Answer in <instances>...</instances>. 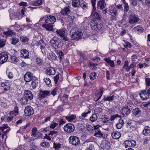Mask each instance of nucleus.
Listing matches in <instances>:
<instances>
[{
	"label": "nucleus",
	"mask_w": 150,
	"mask_h": 150,
	"mask_svg": "<svg viewBox=\"0 0 150 150\" xmlns=\"http://www.w3.org/2000/svg\"><path fill=\"white\" fill-rule=\"evenodd\" d=\"M69 34L72 39L78 40L81 38L83 34L81 30L76 28H74L70 30Z\"/></svg>",
	"instance_id": "f257e3e1"
},
{
	"label": "nucleus",
	"mask_w": 150,
	"mask_h": 150,
	"mask_svg": "<svg viewBox=\"0 0 150 150\" xmlns=\"http://www.w3.org/2000/svg\"><path fill=\"white\" fill-rule=\"evenodd\" d=\"M103 25V22L100 20L92 21L91 23V28L94 30H100Z\"/></svg>",
	"instance_id": "f03ea898"
},
{
	"label": "nucleus",
	"mask_w": 150,
	"mask_h": 150,
	"mask_svg": "<svg viewBox=\"0 0 150 150\" xmlns=\"http://www.w3.org/2000/svg\"><path fill=\"white\" fill-rule=\"evenodd\" d=\"M91 1L93 7V12L91 14V16L93 18V19L92 21L100 20L99 15L97 13L94 11L96 9L95 6L96 0H91Z\"/></svg>",
	"instance_id": "7ed1b4c3"
},
{
	"label": "nucleus",
	"mask_w": 150,
	"mask_h": 150,
	"mask_svg": "<svg viewBox=\"0 0 150 150\" xmlns=\"http://www.w3.org/2000/svg\"><path fill=\"white\" fill-rule=\"evenodd\" d=\"M64 130L67 134H70L73 132L75 130V127L72 124L67 123L64 126Z\"/></svg>",
	"instance_id": "20e7f679"
},
{
	"label": "nucleus",
	"mask_w": 150,
	"mask_h": 150,
	"mask_svg": "<svg viewBox=\"0 0 150 150\" xmlns=\"http://www.w3.org/2000/svg\"><path fill=\"white\" fill-rule=\"evenodd\" d=\"M139 20L137 15L132 13L129 17V23L131 24H134L137 23Z\"/></svg>",
	"instance_id": "39448f33"
},
{
	"label": "nucleus",
	"mask_w": 150,
	"mask_h": 150,
	"mask_svg": "<svg viewBox=\"0 0 150 150\" xmlns=\"http://www.w3.org/2000/svg\"><path fill=\"white\" fill-rule=\"evenodd\" d=\"M69 141L70 144L73 145L77 146L80 144L79 138L75 136H71L69 138Z\"/></svg>",
	"instance_id": "423d86ee"
},
{
	"label": "nucleus",
	"mask_w": 150,
	"mask_h": 150,
	"mask_svg": "<svg viewBox=\"0 0 150 150\" xmlns=\"http://www.w3.org/2000/svg\"><path fill=\"white\" fill-rule=\"evenodd\" d=\"M61 37L62 39L64 41H67L69 40L67 34L63 30H58L55 32Z\"/></svg>",
	"instance_id": "0eeeda50"
},
{
	"label": "nucleus",
	"mask_w": 150,
	"mask_h": 150,
	"mask_svg": "<svg viewBox=\"0 0 150 150\" xmlns=\"http://www.w3.org/2000/svg\"><path fill=\"white\" fill-rule=\"evenodd\" d=\"M8 58V55L6 52H1L0 54V64H2L6 62Z\"/></svg>",
	"instance_id": "6e6552de"
},
{
	"label": "nucleus",
	"mask_w": 150,
	"mask_h": 150,
	"mask_svg": "<svg viewBox=\"0 0 150 150\" xmlns=\"http://www.w3.org/2000/svg\"><path fill=\"white\" fill-rule=\"evenodd\" d=\"M24 111L25 114L26 116H30L33 115L34 113L33 109L30 106L26 107L24 109Z\"/></svg>",
	"instance_id": "1a4fd4ad"
},
{
	"label": "nucleus",
	"mask_w": 150,
	"mask_h": 150,
	"mask_svg": "<svg viewBox=\"0 0 150 150\" xmlns=\"http://www.w3.org/2000/svg\"><path fill=\"white\" fill-rule=\"evenodd\" d=\"M50 95V91H48L40 90L38 94L40 98H47Z\"/></svg>",
	"instance_id": "9d476101"
},
{
	"label": "nucleus",
	"mask_w": 150,
	"mask_h": 150,
	"mask_svg": "<svg viewBox=\"0 0 150 150\" xmlns=\"http://www.w3.org/2000/svg\"><path fill=\"white\" fill-rule=\"evenodd\" d=\"M35 78V77L33 76V74L30 72H26L24 76V80L26 82H30L31 80L34 79Z\"/></svg>",
	"instance_id": "9b49d317"
},
{
	"label": "nucleus",
	"mask_w": 150,
	"mask_h": 150,
	"mask_svg": "<svg viewBox=\"0 0 150 150\" xmlns=\"http://www.w3.org/2000/svg\"><path fill=\"white\" fill-rule=\"evenodd\" d=\"M115 8V5H112L110 6L109 9L110 11V12L113 14V15H112V16L111 19L115 20L116 19L115 16L117 15V11L116 10V8Z\"/></svg>",
	"instance_id": "f8f14e48"
},
{
	"label": "nucleus",
	"mask_w": 150,
	"mask_h": 150,
	"mask_svg": "<svg viewBox=\"0 0 150 150\" xmlns=\"http://www.w3.org/2000/svg\"><path fill=\"white\" fill-rule=\"evenodd\" d=\"M100 146L103 149L105 150H109L110 148V144L105 140L102 142Z\"/></svg>",
	"instance_id": "ddd939ff"
},
{
	"label": "nucleus",
	"mask_w": 150,
	"mask_h": 150,
	"mask_svg": "<svg viewBox=\"0 0 150 150\" xmlns=\"http://www.w3.org/2000/svg\"><path fill=\"white\" fill-rule=\"evenodd\" d=\"M58 38L57 37H54L50 41L51 44L55 49H56L58 47L59 42L58 41Z\"/></svg>",
	"instance_id": "4468645a"
},
{
	"label": "nucleus",
	"mask_w": 150,
	"mask_h": 150,
	"mask_svg": "<svg viewBox=\"0 0 150 150\" xmlns=\"http://www.w3.org/2000/svg\"><path fill=\"white\" fill-rule=\"evenodd\" d=\"M56 21L55 18L52 16H49L45 19V22L46 23H50L52 25Z\"/></svg>",
	"instance_id": "2eb2a0df"
},
{
	"label": "nucleus",
	"mask_w": 150,
	"mask_h": 150,
	"mask_svg": "<svg viewBox=\"0 0 150 150\" xmlns=\"http://www.w3.org/2000/svg\"><path fill=\"white\" fill-rule=\"evenodd\" d=\"M149 95L148 91L146 92L145 90H143L140 93V97L144 100L149 98Z\"/></svg>",
	"instance_id": "dca6fc26"
},
{
	"label": "nucleus",
	"mask_w": 150,
	"mask_h": 150,
	"mask_svg": "<svg viewBox=\"0 0 150 150\" xmlns=\"http://www.w3.org/2000/svg\"><path fill=\"white\" fill-rule=\"evenodd\" d=\"M131 110L129 108L128 106H125L124 107L122 110V113L123 116H127L130 113Z\"/></svg>",
	"instance_id": "f3484780"
},
{
	"label": "nucleus",
	"mask_w": 150,
	"mask_h": 150,
	"mask_svg": "<svg viewBox=\"0 0 150 150\" xmlns=\"http://www.w3.org/2000/svg\"><path fill=\"white\" fill-rule=\"evenodd\" d=\"M20 56L21 57L25 58H28L29 56V52L25 49H23L20 51Z\"/></svg>",
	"instance_id": "a211bd4d"
},
{
	"label": "nucleus",
	"mask_w": 150,
	"mask_h": 150,
	"mask_svg": "<svg viewBox=\"0 0 150 150\" xmlns=\"http://www.w3.org/2000/svg\"><path fill=\"white\" fill-rule=\"evenodd\" d=\"M106 6V3L105 0H100L97 4V8L100 9L104 8Z\"/></svg>",
	"instance_id": "6ab92c4d"
},
{
	"label": "nucleus",
	"mask_w": 150,
	"mask_h": 150,
	"mask_svg": "<svg viewBox=\"0 0 150 150\" xmlns=\"http://www.w3.org/2000/svg\"><path fill=\"white\" fill-rule=\"evenodd\" d=\"M46 73L49 75H54L55 74V70L53 67H48L46 68Z\"/></svg>",
	"instance_id": "aec40b11"
},
{
	"label": "nucleus",
	"mask_w": 150,
	"mask_h": 150,
	"mask_svg": "<svg viewBox=\"0 0 150 150\" xmlns=\"http://www.w3.org/2000/svg\"><path fill=\"white\" fill-rule=\"evenodd\" d=\"M132 112L136 117H139L140 116L141 114V111L140 109L136 108L133 109Z\"/></svg>",
	"instance_id": "412c9836"
},
{
	"label": "nucleus",
	"mask_w": 150,
	"mask_h": 150,
	"mask_svg": "<svg viewBox=\"0 0 150 150\" xmlns=\"http://www.w3.org/2000/svg\"><path fill=\"white\" fill-rule=\"evenodd\" d=\"M24 96L27 99L28 98L30 100H32L33 97L31 92L29 90L24 91Z\"/></svg>",
	"instance_id": "4be33fe9"
},
{
	"label": "nucleus",
	"mask_w": 150,
	"mask_h": 150,
	"mask_svg": "<svg viewBox=\"0 0 150 150\" xmlns=\"http://www.w3.org/2000/svg\"><path fill=\"white\" fill-rule=\"evenodd\" d=\"M121 135V134L119 132L116 131H113L112 133L111 134L112 138L116 139H119Z\"/></svg>",
	"instance_id": "5701e85b"
},
{
	"label": "nucleus",
	"mask_w": 150,
	"mask_h": 150,
	"mask_svg": "<svg viewBox=\"0 0 150 150\" xmlns=\"http://www.w3.org/2000/svg\"><path fill=\"white\" fill-rule=\"evenodd\" d=\"M70 8L69 6H66L62 10L61 13L63 15H67L70 12Z\"/></svg>",
	"instance_id": "b1692460"
},
{
	"label": "nucleus",
	"mask_w": 150,
	"mask_h": 150,
	"mask_svg": "<svg viewBox=\"0 0 150 150\" xmlns=\"http://www.w3.org/2000/svg\"><path fill=\"white\" fill-rule=\"evenodd\" d=\"M42 26L48 31H53V25L50 23H46L42 25Z\"/></svg>",
	"instance_id": "393cba45"
},
{
	"label": "nucleus",
	"mask_w": 150,
	"mask_h": 150,
	"mask_svg": "<svg viewBox=\"0 0 150 150\" xmlns=\"http://www.w3.org/2000/svg\"><path fill=\"white\" fill-rule=\"evenodd\" d=\"M142 133L145 136H149L150 135V127L149 126H145L142 132Z\"/></svg>",
	"instance_id": "a878e982"
},
{
	"label": "nucleus",
	"mask_w": 150,
	"mask_h": 150,
	"mask_svg": "<svg viewBox=\"0 0 150 150\" xmlns=\"http://www.w3.org/2000/svg\"><path fill=\"white\" fill-rule=\"evenodd\" d=\"M104 60L111 67H115V64L113 60H111V58L108 57L104 59Z\"/></svg>",
	"instance_id": "bb28decb"
},
{
	"label": "nucleus",
	"mask_w": 150,
	"mask_h": 150,
	"mask_svg": "<svg viewBox=\"0 0 150 150\" xmlns=\"http://www.w3.org/2000/svg\"><path fill=\"white\" fill-rule=\"evenodd\" d=\"M65 21L67 23H69V25L71 26L73 24V19L71 16L68 15L66 18Z\"/></svg>",
	"instance_id": "cd10ccee"
},
{
	"label": "nucleus",
	"mask_w": 150,
	"mask_h": 150,
	"mask_svg": "<svg viewBox=\"0 0 150 150\" xmlns=\"http://www.w3.org/2000/svg\"><path fill=\"white\" fill-rule=\"evenodd\" d=\"M64 117L68 122H70L76 118V116L74 115H69Z\"/></svg>",
	"instance_id": "c85d7f7f"
},
{
	"label": "nucleus",
	"mask_w": 150,
	"mask_h": 150,
	"mask_svg": "<svg viewBox=\"0 0 150 150\" xmlns=\"http://www.w3.org/2000/svg\"><path fill=\"white\" fill-rule=\"evenodd\" d=\"M0 129L6 133H7L10 130V128L6 125H3L2 127H0Z\"/></svg>",
	"instance_id": "c756f323"
},
{
	"label": "nucleus",
	"mask_w": 150,
	"mask_h": 150,
	"mask_svg": "<svg viewBox=\"0 0 150 150\" xmlns=\"http://www.w3.org/2000/svg\"><path fill=\"white\" fill-rule=\"evenodd\" d=\"M134 121H129L127 122V127L131 129H133L135 128V125H134Z\"/></svg>",
	"instance_id": "7c9ffc66"
},
{
	"label": "nucleus",
	"mask_w": 150,
	"mask_h": 150,
	"mask_svg": "<svg viewBox=\"0 0 150 150\" xmlns=\"http://www.w3.org/2000/svg\"><path fill=\"white\" fill-rule=\"evenodd\" d=\"M48 57L50 59L55 60L56 58V56L54 53L50 52L48 54Z\"/></svg>",
	"instance_id": "2f4dec72"
},
{
	"label": "nucleus",
	"mask_w": 150,
	"mask_h": 150,
	"mask_svg": "<svg viewBox=\"0 0 150 150\" xmlns=\"http://www.w3.org/2000/svg\"><path fill=\"white\" fill-rule=\"evenodd\" d=\"M86 145L88 146L85 150H94V146L93 145L91 144L90 142H86Z\"/></svg>",
	"instance_id": "473e14b6"
},
{
	"label": "nucleus",
	"mask_w": 150,
	"mask_h": 150,
	"mask_svg": "<svg viewBox=\"0 0 150 150\" xmlns=\"http://www.w3.org/2000/svg\"><path fill=\"white\" fill-rule=\"evenodd\" d=\"M20 102L22 105H25L28 103V99L25 96L23 97L20 100Z\"/></svg>",
	"instance_id": "72a5a7b5"
},
{
	"label": "nucleus",
	"mask_w": 150,
	"mask_h": 150,
	"mask_svg": "<svg viewBox=\"0 0 150 150\" xmlns=\"http://www.w3.org/2000/svg\"><path fill=\"white\" fill-rule=\"evenodd\" d=\"M34 80L32 81L31 84V85L33 89H34L36 88L37 86L38 83V80L35 77Z\"/></svg>",
	"instance_id": "f704fd0d"
},
{
	"label": "nucleus",
	"mask_w": 150,
	"mask_h": 150,
	"mask_svg": "<svg viewBox=\"0 0 150 150\" xmlns=\"http://www.w3.org/2000/svg\"><path fill=\"white\" fill-rule=\"evenodd\" d=\"M4 34L6 35L7 36L9 35H14L15 33L13 32V31L10 29L8 30L7 31L4 32Z\"/></svg>",
	"instance_id": "c9c22d12"
},
{
	"label": "nucleus",
	"mask_w": 150,
	"mask_h": 150,
	"mask_svg": "<svg viewBox=\"0 0 150 150\" xmlns=\"http://www.w3.org/2000/svg\"><path fill=\"white\" fill-rule=\"evenodd\" d=\"M97 119L98 116L96 114H94L90 117V120L91 122H93L96 121L97 120Z\"/></svg>",
	"instance_id": "e433bc0d"
},
{
	"label": "nucleus",
	"mask_w": 150,
	"mask_h": 150,
	"mask_svg": "<svg viewBox=\"0 0 150 150\" xmlns=\"http://www.w3.org/2000/svg\"><path fill=\"white\" fill-rule=\"evenodd\" d=\"M103 134L99 130H97L96 131V132L94 133V135L97 137H101L103 136Z\"/></svg>",
	"instance_id": "4c0bfd02"
},
{
	"label": "nucleus",
	"mask_w": 150,
	"mask_h": 150,
	"mask_svg": "<svg viewBox=\"0 0 150 150\" xmlns=\"http://www.w3.org/2000/svg\"><path fill=\"white\" fill-rule=\"evenodd\" d=\"M21 40L23 42H28L29 40V38L25 36H21L20 37Z\"/></svg>",
	"instance_id": "58836bf2"
},
{
	"label": "nucleus",
	"mask_w": 150,
	"mask_h": 150,
	"mask_svg": "<svg viewBox=\"0 0 150 150\" xmlns=\"http://www.w3.org/2000/svg\"><path fill=\"white\" fill-rule=\"evenodd\" d=\"M42 0H38L32 2L33 6H37L42 4Z\"/></svg>",
	"instance_id": "ea45409f"
},
{
	"label": "nucleus",
	"mask_w": 150,
	"mask_h": 150,
	"mask_svg": "<svg viewBox=\"0 0 150 150\" xmlns=\"http://www.w3.org/2000/svg\"><path fill=\"white\" fill-rule=\"evenodd\" d=\"M128 63L129 62L128 60L125 61V62L124 65L122 68V69L126 70L127 72H128Z\"/></svg>",
	"instance_id": "a19ab883"
},
{
	"label": "nucleus",
	"mask_w": 150,
	"mask_h": 150,
	"mask_svg": "<svg viewBox=\"0 0 150 150\" xmlns=\"http://www.w3.org/2000/svg\"><path fill=\"white\" fill-rule=\"evenodd\" d=\"M134 29L135 31L139 33L142 32L144 30L143 28L142 27L139 26L134 27Z\"/></svg>",
	"instance_id": "79ce46f5"
},
{
	"label": "nucleus",
	"mask_w": 150,
	"mask_h": 150,
	"mask_svg": "<svg viewBox=\"0 0 150 150\" xmlns=\"http://www.w3.org/2000/svg\"><path fill=\"white\" fill-rule=\"evenodd\" d=\"M97 74L95 72L91 73L90 76V79L91 80H94L96 77Z\"/></svg>",
	"instance_id": "37998d69"
},
{
	"label": "nucleus",
	"mask_w": 150,
	"mask_h": 150,
	"mask_svg": "<svg viewBox=\"0 0 150 150\" xmlns=\"http://www.w3.org/2000/svg\"><path fill=\"white\" fill-rule=\"evenodd\" d=\"M58 132L55 131H50L48 134V136L51 137L52 136H55L57 134Z\"/></svg>",
	"instance_id": "c03bdc74"
},
{
	"label": "nucleus",
	"mask_w": 150,
	"mask_h": 150,
	"mask_svg": "<svg viewBox=\"0 0 150 150\" xmlns=\"http://www.w3.org/2000/svg\"><path fill=\"white\" fill-rule=\"evenodd\" d=\"M37 131V128L35 127H34L32 129V130L31 136L32 137H36V133Z\"/></svg>",
	"instance_id": "a18cd8bd"
},
{
	"label": "nucleus",
	"mask_w": 150,
	"mask_h": 150,
	"mask_svg": "<svg viewBox=\"0 0 150 150\" xmlns=\"http://www.w3.org/2000/svg\"><path fill=\"white\" fill-rule=\"evenodd\" d=\"M115 97V96L114 95H112V96H108L106 97V98H105L104 99V100L105 101H112L114 100Z\"/></svg>",
	"instance_id": "49530a36"
},
{
	"label": "nucleus",
	"mask_w": 150,
	"mask_h": 150,
	"mask_svg": "<svg viewBox=\"0 0 150 150\" xmlns=\"http://www.w3.org/2000/svg\"><path fill=\"white\" fill-rule=\"evenodd\" d=\"M81 3L80 6H81L83 8H86L87 7V5L86 3L83 0H81Z\"/></svg>",
	"instance_id": "de8ad7c7"
},
{
	"label": "nucleus",
	"mask_w": 150,
	"mask_h": 150,
	"mask_svg": "<svg viewBox=\"0 0 150 150\" xmlns=\"http://www.w3.org/2000/svg\"><path fill=\"white\" fill-rule=\"evenodd\" d=\"M36 62L37 64L39 66L42 65V59L39 57H36Z\"/></svg>",
	"instance_id": "09e8293b"
},
{
	"label": "nucleus",
	"mask_w": 150,
	"mask_h": 150,
	"mask_svg": "<svg viewBox=\"0 0 150 150\" xmlns=\"http://www.w3.org/2000/svg\"><path fill=\"white\" fill-rule=\"evenodd\" d=\"M86 126L87 127L88 130L89 132H92L93 131V128L92 126L89 125L88 124H86Z\"/></svg>",
	"instance_id": "8fccbe9b"
},
{
	"label": "nucleus",
	"mask_w": 150,
	"mask_h": 150,
	"mask_svg": "<svg viewBox=\"0 0 150 150\" xmlns=\"http://www.w3.org/2000/svg\"><path fill=\"white\" fill-rule=\"evenodd\" d=\"M130 144V141L129 140H126L125 141L124 143V144L125 145V147L126 148H127L128 147H131Z\"/></svg>",
	"instance_id": "3c124183"
},
{
	"label": "nucleus",
	"mask_w": 150,
	"mask_h": 150,
	"mask_svg": "<svg viewBox=\"0 0 150 150\" xmlns=\"http://www.w3.org/2000/svg\"><path fill=\"white\" fill-rule=\"evenodd\" d=\"M19 41L18 38H13L12 39L11 44L13 45H15Z\"/></svg>",
	"instance_id": "603ef678"
},
{
	"label": "nucleus",
	"mask_w": 150,
	"mask_h": 150,
	"mask_svg": "<svg viewBox=\"0 0 150 150\" xmlns=\"http://www.w3.org/2000/svg\"><path fill=\"white\" fill-rule=\"evenodd\" d=\"M53 148L57 150H59V149L61 147V145L59 143H53Z\"/></svg>",
	"instance_id": "864d4df0"
},
{
	"label": "nucleus",
	"mask_w": 150,
	"mask_h": 150,
	"mask_svg": "<svg viewBox=\"0 0 150 150\" xmlns=\"http://www.w3.org/2000/svg\"><path fill=\"white\" fill-rule=\"evenodd\" d=\"M11 62L12 63L16 62H18V59L15 56H12L11 57Z\"/></svg>",
	"instance_id": "5fc2aeb1"
},
{
	"label": "nucleus",
	"mask_w": 150,
	"mask_h": 150,
	"mask_svg": "<svg viewBox=\"0 0 150 150\" xmlns=\"http://www.w3.org/2000/svg\"><path fill=\"white\" fill-rule=\"evenodd\" d=\"M125 43V45H124V46L126 48H131L132 47V45L131 43H129V42H126L125 40L124 41Z\"/></svg>",
	"instance_id": "6e6d98bb"
},
{
	"label": "nucleus",
	"mask_w": 150,
	"mask_h": 150,
	"mask_svg": "<svg viewBox=\"0 0 150 150\" xmlns=\"http://www.w3.org/2000/svg\"><path fill=\"white\" fill-rule=\"evenodd\" d=\"M103 93V91H99L98 94V95L99 96H98V98L96 100H95V101L96 102H97L98 100L100 98H101V97L102 96Z\"/></svg>",
	"instance_id": "4d7b16f0"
},
{
	"label": "nucleus",
	"mask_w": 150,
	"mask_h": 150,
	"mask_svg": "<svg viewBox=\"0 0 150 150\" xmlns=\"http://www.w3.org/2000/svg\"><path fill=\"white\" fill-rule=\"evenodd\" d=\"M58 123L52 122L50 125V128L52 129H54L58 125Z\"/></svg>",
	"instance_id": "13d9d810"
},
{
	"label": "nucleus",
	"mask_w": 150,
	"mask_h": 150,
	"mask_svg": "<svg viewBox=\"0 0 150 150\" xmlns=\"http://www.w3.org/2000/svg\"><path fill=\"white\" fill-rule=\"evenodd\" d=\"M57 88H55L51 92L50 91V95H52L53 96H54L57 94Z\"/></svg>",
	"instance_id": "bf43d9fd"
},
{
	"label": "nucleus",
	"mask_w": 150,
	"mask_h": 150,
	"mask_svg": "<svg viewBox=\"0 0 150 150\" xmlns=\"http://www.w3.org/2000/svg\"><path fill=\"white\" fill-rule=\"evenodd\" d=\"M44 81L45 83L47 85H49L51 83V81L49 78H44Z\"/></svg>",
	"instance_id": "052dcab7"
},
{
	"label": "nucleus",
	"mask_w": 150,
	"mask_h": 150,
	"mask_svg": "<svg viewBox=\"0 0 150 150\" xmlns=\"http://www.w3.org/2000/svg\"><path fill=\"white\" fill-rule=\"evenodd\" d=\"M102 109L99 107L96 108L94 109V112L97 114L100 113L102 112Z\"/></svg>",
	"instance_id": "680f3d73"
},
{
	"label": "nucleus",
	"mask_w": 150,
	"mask_h": 150,
	"mask_svg": "<svg viewBox=\"0 0 150 150\" xmlns=\"http://www.w3.org/2000/svg\"><path fill=\"white\" fill-rule=\"evenodd\" d=\"M120 117V116H119L117 114H115V115L112 116L110 118V120L111 121L114 120L116 118Z\"/></svg>",
	"instance_id": "e2e57ef3"
},
{
	"label": "nucleus",
	"mask_w": 150,
	"mask_h": 150,
	"mask_svg": "<svg viewBox=\"0 0 150 150\" xmlns=\"http://www.w3.org/2000/svg\"><path fill=\"white\" fill-rule=\"evenodd\" d=\"M5 44L4 41L3 40H0V48L3 47Z\"/></svg>",
	"instance_id": "0e129e2a"
},
{
	"label": "nucleus",
	"mask_w": 150,
	"mask_h": 150,
	"mask_svg": "<svg viewBox=\"0 0 150 150\" xmlns=\"http://www.w3.org/2000/svg\"><path fill=\"white\" fill-rule=\"evenodd\" d=\"M131 5L133 6H136L137 5V0H133L132 2L131 3Z\"/></svg>",
	"instance_id": "69168bd1"
},
{
	"label": "nucleus",
	"mask_w": 150,
	"mask_h": 150,
	"mask_svg": "<svg viewBox=\"0 0 150 150\" xmlns=\"http://www.w3.org/2000/svg\"><path fill=\"white\" fill-rule=\"evenodd\" d=\"M59 75H56L54 77V80L55 82V84H57V82H58L59 78Z\"/></svg>",
	"instance_id": "338daca9"
},
{
	"label": "nucleus",
	"mask_w": 150,
	"mask_h": 150,
	"mask_svg": "<svg viewBox=\"0 0 150 150\" xmlns=\"http://www.w3.org/2000/svg\"><path fill=\"white\" fill-rule=\"evenodd\" d=\"M146 84L148 86H150V79L149 78H146L145 79Z\"/></svg>",
	"instance_id": "774afa93"
}]
</instances>
